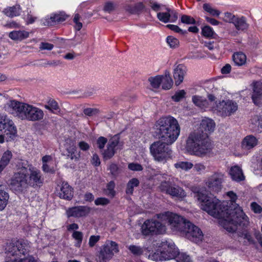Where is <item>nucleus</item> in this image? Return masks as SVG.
Wrapping results in <instances>:
<instances>
[{"label": "nucleus", "instance_id": "f257e3e1", "mask_svg": "<svg viewBox=\"0 0 262 262\" xmlns=\"http://www.w3.org/2000/svg\"><path fill=\"white\" fill-rule=\"evenodd\" d=\"M198 200L201 203L202 209L215 217L223 219L235 226H245L248 224L247 215L239 207L232 209L228 202H221L215 197L203 193H198Z\"/></svg>", "mask_w": 262, "mask_h": 262}, {"label": "nucleus", "instance_id": "f03ea898", "mask_svg": "<svg viewBox=\"0 0 262 262\" xmlns=\"http://www.w3.org/2000/svg\"><path fill=\"white\" fill-rule=\"evenodd\" d=\"M215 123L212 119H203L199 128L190 133L187 140L186 148L191 155L202 156L211 149L209 135L214 131Z\"/></svg>", "mask_w": 262, "mask_h": 262}, {"label": "nucleus", "instance_id": "7ed1b4c3", "mask_svg": "<svg viewBox=\"0 0 262 262\" xmlns=\"http://www.w3.org/2000/svg\"><path fill=\"white\" fill-rule=\"evenodd\" d=\"M156 138L172 144L178 139L180 134V126L178 120L171 116L159 118L154 126Z\"/></svg>", "mask_w": 262, "mask_h": 262}, {"label": "nucleus", "instance_id": "20e7f679", "mask_svg": "<svg viewBox=\"0 0 262 262\" xmlns=\"http://www.w3.org/2000/svg\"><path fill=\"white\" fill-rule=\"evenodd\" d=\"M4 108L8 113L22 120L38 121L44 117L43 111L40 108L16 100H9Z\"/></svg>", "mask_w": 262, "mask_h": 262}, {"label": "nucleus", "instance_id": "39448f33", "mask_svg": "<svg viewBox=\"0 0 262 262\" xmlns=\"http://www.w3.org/2000/svg\"><path fill=\"white\" fill-rule=\"evenodd\" d=\"M193 103L197 106L205 111L211 108V110L216 112L217 114L222 117L229 116L236 111L238 105L236 102L231 100L220 101L215 102V105L212 107L210 106L208 101L205 98L194 95L192 96Z\"/></svg>", "mask_w": 262, "mask_h": 262}, {"label": "nucleus", "instance_id": "423d86ee", "mask_svg": "<svg viewBox=\"0 0 262 262\" xmlns=\"http://www.w3.org/2000/svg\"><path fill=\"white\" fill-rule=\"evenodd\" d=\"M5 250L7 256L5 262H36L33 256H25L28 251L27 245L23 241L8 243Z\"/></svg>", "mask_w": 262, "mask_h": 262}, {"label": "nucleus", "instance_id": "0eeeda50", "mask_svg": "<svg viewBox=\"0 0 262 262\" xmlns=\"http://www.w3.org/2000/svg\"><path fill=\"white\" fill-rule=\"evenodd\" d=\"M28 167L24 163H19L17 167V171L14 172L10 180V189L17 193H24L28 188Z\"/></svg>", "mask_w": 262, "mask_h": 262}, {"label": "nucleus", "instance_id": "6e6552de", "mask_svg": "<svg viewBox=\"0 0 262 262\" xmlns=\"http://www.w3.org/2000/svg\"><path fill=\"white\" fill-rule=\"evenodd\" d=\"M169 145L170 144L160 140L151 144L150 152L155 160L162 162L171 157L172 150Z\"/></svg>", "mask_w": 262, "mask_h": 262}, {"label": "nucleus", "instance_id": "1a4fd4ad", "mask_svg": "<svg viewBox=\"0 0 262 262\" xmlns=\"http://www.w3.org/2000/svg\"><path fill=\"white\" fill-rule=\"evenodd\" d=\"M0 133L6 136L7 141L14 140L17 136V128L13 121L2 114H0Z\"/></svg>", "mask_w": 262, "mask_h": 262}, {"label": "nucleus", "instance_id": "9d476101", "mask_svg": "<svg viewBox=\"0 0 262 262\" xmlns=\"http://www.w3.org/2000/svg\"><path fill=\"white\" fill-rule=\"evenodd\" d=\"M168 224L176 229H200L190 221L177 213L170 212L167 220Z\"/></svg>", "mask_w": 262, "mask_h": 262}, {"label": "nucleus", "instance_id": "9b49d317", "mask_svg": "<svg viewBox=\"0 0 262 262\" xmlns=\"http://www.w3.org/2000/svg\"><path fill=\"white\" fill-rule=\"evenodd\" d=\"M161 192L168 194L172 198L183 199L186 196L184 190L179 186L172 184L170 181H164L159 186Z\"/></svg>", "mask_w": 262, "mask_h": 262}, {"label": "nucleus", "instance_id": "f8f14e48", "mask_svg": "<svg viewBox=\"0 0 262 262\" xmlns=\"http://www.w3.org/2000/svg\"><path fill=\"white\" fill-rule=\"evenodd\" d=\"M28 176L27 179L28 186L36 188L42 185L44 179L39 169L33 166L32 165H30L28 166Z\"/></svg>", "mask_w": 262, "mask_h": 262}, {"label": "nucleus", "instance_id": "ddd939ff", "mask_svg": "<svg viewBox=\"0 0 262 262\" xmlns=\"http://www.w3.org/2000/svg\"><path fill=\"white\" fill-rule=\"evenodd\" d=\"M159 247L160 250H162L165 260L171 259H174L178 252V249L176 248L173 243L168 242L167 241L162 242L159 244Z\"/></svg>", "mask_w": 262, "mask_h": 262}, {"label": "nucleus", "instance_id": "4468645a", "mask_svg": "<svg viewBox=\"0 0 262 262\" xmlns=\"http://www.w3.org/2000/svg\"><path fill=\"white\" fill-rule=\"evenodd\" d=\"M223 180V175L222 174L214 173L208 178L206 185L211 191L219 192L222 188Z\"/></svg>", "mask_w": 262, "mask_h": 262}, {"label": "nucleus", "instance_id": "2eb2a0df", "mask_svg": "<svg viewBox=\"0 0 262 262\" xmlns=\"http://www.w3.org/2000/svg\"><path fill=\"white\" fill-rule=\"evenodd\" d=\"M90 210V208L86 206H74L69 208L66 213L68 217H81L88 215Z\"/></svg>", "mask_w": 262, "mask_h": 262}, {"label": "nucleus", "instance_id": "dca6fc26", "mask_svg": "<svg viewBox=\"0 0 262 262\" xmlns=\"http://www.w3.org/2000/svg\"><path fill=\"white\" fill-rule=\"evenodd\" d=\"M59 190L57 189V193L58 196L62 199L70 201L73 197V188L67 182L63 181L61 185L58 186Z\"/></svg>", "mask_w": 262, "mask_h": 262}, {"label": "nucleus", "instance_id": "f3484780", "mask_svg": "<svg viewBox=\"0 0 262 262\" xmlns=\"http://www.w3.org/2000/svg\"><path fill=\"white\" fill-rule=\"evenodd\" d=\"M181 236H185L190 241L198 243L201 242L204 237L202 230H178Z\"/></svg>", "mask_w": 262, "mask_h": 262}, {"label": "nucleus", "instance_id": "a211bd4d", "mask_svg": "<svg viewBox=\"0 0 262 262\" xmlns=\"http://www.w3.org/2000/svg\"><path fill=\"white\" fill-rule=\"evenodd\" d=\"M254 104L258 106L262 105V83L258 82L254 83L251 96Z\"/></svg>", "mask_w": 262, "mask_h": 262}, {"label": "nucleus", "instance_id": "6ab92c4d", "mask_svg": "<svg viewBox=\"0 0 262 262\" xmlns=\"http://www.w3.org/2000/svg\"><path fill=\"white\" fill-rule=\"evenodd\" d=\"M68 16L63 12L52 14L50 17L46 18L43 24L45 26H53L56 24L65 21Z\"/></svg>", "mask_w": 262, "mask_h": 262}, {"label": "nucleus", "instance_id": "aec40b11", "mask_svg": "<svg viewBox=\"0 0 262 262\" xmlns=\"http://www.w3.org/2000/svg\"><path fill=\"white\" fill-rule=\"evenodd\" d=\"M187 68L183 64H178L173 70V76L177 86L179 85L183 81L186 74Z\"/></svg>", "mask_w": 262, "mask_h": 262}, {"label": "nucleus", "instance_id": "412c9836", "mask_svg": "<svg viewBox=\"0 0 262 262\" xmlns=\"http://www.w3.org/2000/svg\"><path fill=\"white\" fill-rule=\"evenodd\" d=\"M98 262H106L113 256V253L110 251L108 245H103L97 255Z\"/></svg>", "mask_w": 262, "mask_h": 262}, {"label": "nucleus", "instance_id": "4be33fe9", "mask_svg": "<svg viewBox=\"0 0 262 262\" xmlns=\"http://www.w3.org/2000/svg\"><path fill=\"white\" fill-rule=\"evenodd\" d=\"M258 139L253 135H247L242 140L241 147L245 150H250L258 144Z\"/></svg>", "mask_w": 262, "mask_h": 262}, {"label": "nucleus", "instance_id": "5701e85b", "mask_svg": "<svg viewBox=\"0 0 262 262\" xmlns=\"http://www.w3.org/2000/svg\"><path fill=\"white\" fill-rule=\"evenodd\" d=\"M165 227V225L162 222L151 219L146 220L142 225L141 229H164L163 228Z\"/></svg>", "mask_w": 262, "mask_h": 262}, {"label": "nucleus", "instance_id": "b1692460", "mask_svg": "<svg viewBox=\"0 0 262 262\" xmlns=\"http://www.w3.org/2000/svg\"><path fill=\"white\" fill-rule=\"evenodd\" d=\"M232 179L236 182H241L245 180L242 169L238 166L235 165L231 167L229 171Z\"/></svg>", "mask_w": 262, "mask_h": 262}, {"label": "nucleus", "instance_id": "393cba45", "mask_svg": "<svg viewBox=\"0 0 262 262\" xmlns=\"http://www.w3.org/2000/svg\"><path fill=\"white\" fill-rule=\"evenodd\" d=\"M233 24L235 29L239 31H246L249 28V24L247 22V18L244 16H237Z\"/></svg>", "mask_w": 262, "mask_h": 262}, {"label": "nucleus", "instance_id": "a878e982", "mask_svg": "<svg viewBox=\"0 0 262 262\" xmlns=\"http://www.w3.org/2000/svg\"><path fill=\"white\" fill-rule=\"evenodd\" d=\"M127 12L132 14H140L142 12H149V10L146 9L142 2L136 3L133 6H129L126 9Z\"/></svg>", "mask_w": 262, "mask_h": 262}, {"label": "nucleus", "instance_id": "bb28decb", "mask_svg": "<svg viewBox=\"0 0 262 262\" xmlns=\"http://www.w3.org/2000/svg\"><path fill=\"white\" fill-rule=\"evenodd\" d=\"M201 35L207 39H219L220 37L214 32L213 28L208 25H205L201 28Z\"/></svg>", "mask_w": 262, "mask_h": 262}, {"label": "nucleus", "instance_id": "cd10ccee", "mask_svg": "<svg viewBox=\"0 0 262 262\" xmlns=\"http://www.w3.org/2000/svg\"><path fill=\"white\" fill-rule=\"evenodd\" d=\"M29 32L25 30L13 31L9 34V37L15 41H21L29 37Z\"/></svg>", "mask_w": 262, "mask_h": 262}, {"label": "nucleus", "instance_id": "c85d7f7f", "mask_svg": "<svg viewBox=\"0 0 262 262\" xmlns=\"http://www.w3.org/2000/svg\"><path fill=\"white\" fill-rule=\"evenodd\" d=\"M173 80L170 76L169 71L165 70L164 74L162 75V82H161L162 89L165 90L170 89L173 85Z\"/></svg>", "mask_w": 262, "mask_h": 262}, {"label": "nucleus", "instance_id": "c756f323", "mask_svg": "<svg viewBox=\"0 0 262 262\" xmlns=\"http://www.w3.org/2000/svg\"><path fill=\"white\" fill-rule=\"evenodd\" d=\"M21 8L19 5H16L12 7H8L5 8L3 12L4 14L11 18L20 15Z\"/></svg>", "mask_w": 262, "mask_h": 262}, {"label": "nucleus", "instance_id": "7c9ffc66", "mask_svg": "<svg viewBox=\"0 0 262 262\" xmlns=\"http://www.w3.org/2000/svg\"><path fill=\"white\" fill-rule=\"evenodd\" d=\"M232 60L235 65L237 66H242L246 64L247 56L245 53L242 52H237L232 55Z\"/></svg>", "mask_w": 262, "mask_h": 262}, {"label": "nucleus", "instance_id": "2f4dec72", "mask_svg": "<svg viewBox=\"0 0 262 262\" xmlns=\"http://www.w3.org/2000/svg\"><path fill=\"white\" fill-rule=\"evenodd\" d=\"M45 108L55 114H58L60 112L58 102L51 98L48 99L47 104L45 105Z\"/></svg>", "mask_w": 262, "mask_h": 262}, {"label": "nucleus", "instance_id": "473e14b6", "mask_svg": "<svg viewBox=\"0 0 262 262\" xmlns=\"http://www.w3.org/2000/svg\"><path fill=\"white\" fill-rule=\"evenodd\" d=\"M9 198L8 193L4 189L3 186L0 185V211L6 207Z\"/></svg>", "mask_w": 262, "mask_h": 262}, {"label": "nucleus", "instance_id": "72a5a7b5", "mask_svg": "<svg viewBox=\"0 0 262 262\" xmlns=\"http://www.w3.org/2000/svg\"><path fill=\"white\" fill-rule=\"evenodd\" d=\"M140 184L139 180L136 178H134L129 180L126 184L125 193L128 195H133L134 188L138 187Z\"/></svg>", "mask_w": 262, "mask_h": 262}, {"label": "nucleus", "instance_id": "f704fd0d", "mask_svg": "<svg viewBox=\"0 0 262 262\" xmlns=\"http://www.w3.org/2000/svg\"><path fill=\"white\" fill-rule=\"evenodd\" d=\"M203 9L206 13L212 16L219 17L221 14V12L213 8L211 4L209 3H205L203 5Z\"/></svg>", "mask_w": 262, "mask_h": 262}, {"label": "nucleus", "instance_id": "c9c22d12", "mask_svg": "<svg viewBox=\"0 0 262 262\" xmlns=\"http://www.w3.org/2000/svg\"><path fill=\"white\" fill-rule=\"evenodd\" d=\"M148 81L153 88L158 89L162 82V75L150 77L148 78Z\"/></svg>", "mask_w": 262, "mask_h": 262}, {"label": "nucleus", "instance_id": "e433bc0d", "mask_svg": "<svg viewBox=\"0 0 262 262\" xmlns=\"http://www.w3.org/2000/svg\"><path fill=\"white\" fill-rule=\"evenodd\" d=\"M227 195L230 199L229 202H227L228 203V204L229 206H231L232 209L239 207L242 209V208L236 203L237 196L235 193L232 191H230L227 193Z\"/></svg>", "mask_w": 262, "mask_h": 262}, {"label": "nucleus", "instance_id": "4c0bfd02", "mask_svg": "<svg viewBox=\"0 0 262 262\" xmlns=\"http://www.w3.org/2000/svg\"><path fill=\"white\" fill-rule=\"evenodd\" d=\"M167 12H159L157 13V18L158 19L164 23H167L170 21V8H166Z\"/></svg>", "mask_w": 262, "mask_h": 262}, {"label": "nucleus", "instance_id": "58836bf2", "mask_svg": "<svg viewBox=\"0 0 262 262\" xmlns=\"http://www.w3.org/2000/svg\"><path fill=\"white\" fill-rule=\"evenodd\" d=\"M158 245H159V244H158ZM162 252V250H160L159 245H158V249L154 253L150 254L148 255V258L155 261L165 260V259H164V257H163L164 255L163 254Z\"/></svg>", "mask_w": 262, "mask_h": 262}, {"label": "nucleus", "instance_id": "ea45409f", "mask_svg": "<svg viewBox=\"0 0 262 262\" xmlns=\"http://www.w3.org/2000/svg\"><path fill=\"white\" fill-rule=\"evenodd\" d=\"M120 134H116L110 139L107 145L114 149H117L116 147L120 145Z\"/></svg>", "mask_w": 262, "mask_h": 262}, {"label": "nucleus", "instance_id": "a19ab883", "mask_svg": "<svg viewBox=\"0 0 262 262\" xmlns=\"http://www.w3.org/2000/svg\"><path fill=\"white\" fill-rule=\"evenodd\" d=\"M120 134H116L110 139L107 145L114 149H117L116 147L120 145Z\"/></svg>", "mask_w": 262, "mask_h": 262}, {"label": "nucleus", "instance_id": "79ce46f5", "mask_svg": "<svg viewBox=\"0 0 262 262\" xmlns=\"http://www.w3.org/2000/svg\"><path fill=\"white\" fill-rule=\"evenodd\" d=\"M193 164L187 161H181L174 164V167L177 169H181L187 171L193 167Z\"/></svg>", "mask_w": 262, "mask_h": 262}, {"label": "nucleus", "instance_id": "37998d69", "mask_svg": "<svg viewBox=\"0 0 262 262\" xmlns=\"http://www.w3.org/2000/svg\"><path fill=\"white\" fill-rule=\"evenodd\" d=\"M12 156L13 155L11 151L7 150L3 153L1 158L0 162L7 166L9 165Z\"/></svg>", "mask_w": 262, "mask_h": 262}, {"label": "nucleus", "instance_id": "c03bdc74", "mask_svg": "<svg viewBox=\"0 0 262 262\" xmlns=\"http://www.w3.org/2000/svg\"><path fill=\"white\" fill-rule=\"evenodd\" d=\"M177 262H192L189 255L185 253H180L178 251L174 258Z\"/></svg>", "mask_w": 262, "mask_h": 262}, {"label": "nucleus", "instance_id": "a18cd8bd", "mask_svg": "<svg viewBox=\"0 0 262 262\" xmlns=\"http://www.w3.org/2000/svg\"><path fill=\"white\" fill-rule=\"evenodd\" d=\"M117 149H114L107 145L106 149H105L102 153L103 158L105 160L111 159L115 155Z\"/></svg>", "mask_w": 262, "mask_h": 262}, {"label": "nucleus", "instance_id": "49530a36", "mask_svg": "<svg viewBox=\"0 0 262 262\" xmlns=\"http://www.w3.org/2000/svg\"><path fill=\"white\" fill-rule=\"evenodd\" d=\"M186 93L184 90H178L176 92L175 94L171 96L172 100L176 102H178L182 100L183 98H185Z\"/></svg>", "mask_w": 262, "mask_h": 262}, {"label": "nucleus", "instance_id": "de8ad7c7", "mask_svg": "<svg viewBox=\"0 0 262 262\" xmlns=\"http://www.w3.org/2000/svg\"><path fill=\"white\" fill-rule=\"evenodd\" d=\"M252 120V123L257 126V131L262 132V115L254 116Z\"/></svg>", "mask_w": 262, "mask_h": 262}, {"label": "nucleus", "instance_id": "09e8293b", "mask_svg": "<svg viewBox=\"0 0 262 262\" xmlns=\"http://www.w3.org/2000/svg\"><path fill=\"white\" fill-rule=\"evenodd\" d=\"M166 40L167 43L171 48H177L179 45V39L172 36H168Z\"/></svg>", "mask_w": 262, "mask_h": 262}, {"label": "nucleus", "instance_id": "8fccbe9b", "mask_svg": "<svg viewBox=\"0 0 262 262\" xmlns=\"http://www.w3.org/2000/svg\"><path fill=\"white\" fill-rule=\"evenodd\" d=\"M180 19L182 23L187 25H195L196 23L193 17L186 14L182 15Z\"/></svg>", "mask_w": 262, "mask_h": 262}, {"label": "nucleus", "instance_id": "3c124183", "mask_svg": "<svg viewBox=\"0 0 262 262\" xmlns=\"http://www.w3.org/2000/svg\"><path fill=\"white\" fill-rule=\"evenodd\" d=\"M128 249L133 255L136 256H140L143 253V250L141 247L134 245L129 246Z\"/></svg>", "mask_w": 262, "mask_h": 262}, {"label": "nucleus", "instance_id": "603ef678", "mask_svg": "<svg viewBox=\"0 0 262 262\" xmlns=\"http://www.w3.org/2000/svg\"><path fill=\"white\" fill-rule=\"evenodd\" d=\"M165 230H141L142 235L144 238L151 237L155 235L163 234Z\"/></svg>", "mask_w": 262, "mask_h": 262}, {"label": "nucleus", "instance_id": "864d4df0", "mask_svg": "<svg viewBox=\"0 0 262 262\" xmlns=\"http://www.w3.org/2000/svg\"><path fill=\"white\" fill-rule=\"evenodd\" d=\"M115 183L114 181H111L106 185V189L108 191L107 195L112 198H114L116 195L115 190Z\"/></svg>", "mask_w": 262, "mask_h": 262}, {"label": "nucleus", "instance_id": "5fc2aeb1", "mask_svg": "<svg viewBox=\"0 0 262 262\" xmlns=\"http://www.w3.org/2000/svg\"><path fill=\"white\" fill-rule=\"evenodd\" d=\"M166 27L176 33H179L183 35L187 34V30H182L177 25L168 24L166 26Z\"/></svg>", "mask_w": 262, "mask_h": 262}, {"label": "nucleus", "instance_id": "6e6d98bb", "mask_svg": "<svg viewBox=\"0 0 262 262\" xmlns=\"http://www.w3.org/2000/svg\"><path fill=\"white\" fill-rule=\"evenodd\" d=\"M242 232H239L238 234L241 238L247 239L249 244H253L254 241L251 235L248 232V230H241Z\"/></svg>", "mask_w": 262, "mask_h": 262}, {"label": "nucleus", "instance_id": "4d7b16f0", "mask_svg": "<svg viewBox=\"0 0 262 262\" xmlns=\"http://www.w3.org/2000/svg\"><path fill=\"white\" fill-rule=\"evenodd\" d=\"M116 8V5L112 2H107L105 3L103 10L105 12H107L108 13H111Z\"/></svg>", "mask_w": 262, "mask_h": 262}, {"label": "nucleus", "instance_id": "13d9d810", "mask_svg": "<svg viewBox=\"0 0 262 262\" xmlns=\"http://www.w3.org/2000/svg\"><path fill=\"white\" fill-rule=\"evenodd\" d=\"M80 16L78 13L74 15L73 22L75 23L74 29L76 31H80L82 27V23L80 22Z\"/></svg>", "mask_w": 262, "mask_h": 262}, {"label": "nucleus", "instance_id": "bf43d9fd", "mask_svg": "<svg viewBox=\"0 0 262 262\" xmlns=\"http://www.w3.org/2000/svg\"><path fill=\"white\" fill-rule=\"evenodd\" d=\"M99 110L96 108H85L83 110L84 114L89 117H92L93 115H95L99 113Z\"/></svg>", "mask_w": 262, "mask_h": 262}, {"label": "nucleus", "instance_id": "052dcab7", "mask_svg": "<svg viewBox=\"0 0 262 262\" xmlns=\"http://www.w3.org/2000/svg\"><path fill=\"white\" fill-rule=\"evenodd\" d=\"M68 152L69 153V156H70V158L72 160L73 159H78L79 157V155L78 154V156L76 155V147L75 146L73 145L72 146H70L69 148L67 149Z\"/></svg>", "mask_w": 262, "mask_h": 262}, {"label": "nucleus", "instance_id": "680f3d73", "mask_svg": "<svg viewBox=\"0 0 262 262\" xmlns=\"http://www.w3.org/2000/svg\"><path fill=\"white\" fill-rule=\"evenodd\" d=\"M128 168L130 170L135 171H140L143 169L142 166L140 164L134 162L128 164Z\"/></svg>", "mask_w": 262, "mask_h": 262}, {"label": "nucleus", "instance_id": "e2e57ef3", "mask_svg": "<svg viewBox=\"0 0 262 262\" xmlns=\"http://www.w3.org/2000/svg\"><path fill=\"white\" fill-rule=\"evenodd\" d=\"M73 237L77 241V243L76 244V246L79 247L82 240L83 234L82 232L80 231H75L73 232L72 234Z\"/></svg>", "mask_w": 262, "mask_h": 262}, {"label": "nucleus", "instance_id": "0e129e2a", "mask_svg": "<svg viewBox=\"0 0 262 262\" xmlns=\"http://www.w3.org/2000/svg\"><path fill=\"white\" fill-rule=\"evenodd\" d=\"M237 16L232 13L227 12L224 13V20L226 22L233 24Z\"/></svg>", "mask_w": 262, "mask_h": 262}, {"label": "nucleus", "instance_id": "69168bd1", "mask_svg": "<svg viewBox=\"0 0 262 262\" xmlns=\"http://www.w3.org/2000/svg\"><path fill=\"white\" fill-rule=\"evenodd\" d=\"M110 203V200L104 197L98 198L95 200V204L97 206H105L108 204Z\"/></svg>", "mask_w": 262, "mask_h": 262}, {"label": "nucleus", "instance_id": "338daca9", "mask_svg": "<svg viewBox=\"0 0 262 262\" xmlns=\"http://www.w3.org/2000/svg\"><path fill=\"white\" fill-rule=\"evenodd\" d=\"M107 142V139L105 137L101 136L99 137L96 141V144L98 147L100 149H103Z\"/></svg>", "mask_w": 262, "mask_h": 262}, {"label": "nucleus", "instance_id": "774afa93", "mask_svg": "<svg viewBox=\"0 0 262 262\" xmlns=\"http://www.w3.org/2000/svg\"><path fill=\"white\" fill-rule=\"evenodd\" d=\"M108 170L110 171L111 174L113 176H117L119 173V167L116 164H111Z\"/></svg>", "mask_w": 262, "mask_h": 262}]
</instances>
